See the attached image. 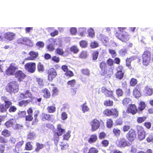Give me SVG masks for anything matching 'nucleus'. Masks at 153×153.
<instances>
[{"instance_id":"obj_1","label":"nucleus","mask_w":153,"mask_h":153,"mask_svg":"<svg viewBox=\"0 0 153 153\" xmlns=\"http://www.w3.org/2000/svg\"><path fill=\"white\" fill-rule=\"evenodd\" d=\"M5 89L6 91L10 94H15L19 91V84L16 81L10 82L6 86Z\"/></svg>"},{"instance_id":"obj_2","label":"nucleus","mask_w":153,"mask_h":153,"mask_svg":"<svg viewBox=\"0 0 153 153\" xmlns=\"http://www.w3.org/2000/svg\"><path fill=\"white\" fill-rule=\"evenodd\" d=\"M101 91L106 97L112 98L114 100L117 99L115 97L114 91L110 88H107L105 86H103L101 88Z\"/></svg>"},{"instance_id":"obj_3","label":"nucleus","mask_w":153,"mask_h":153,"mask_svg":"<svg viewBox=\"0 0 153 153\" xmlns=\"http://www.w3.org/2000/svg\"><path fill=\"white\" fill-rule=\"evenodd\" d=\"M151 53L148 51H145L142 55V63L146 66L149 65L151 61Z\"/></svg>"},{"instance_id":"obj_4","label":"nucleus","mask_w":153,"mask_h":153,"mask_svg":"<svg viewBox=\"0 0 153 153\" xmlns=\"http://www.w3.org/2000/svg\"><path fill=\"white\" fill-rule=\"evenodd\" d=\"M18 67L15 66V64L11 63L5 70V74L8 76L14 75L15 74L16 71Z\"/></svg>"},{"instance_id":"obj_5","label":"nucleus","mask_w":153,"mask_h":153,"mask_svg":"<svg viewBox=\"0 0 153 153\" xmlns=\"http://www.w3.org/2000/svg\"><path fill=\"white\" fill-rule=\"evenodd\" d=\"M25 70L30 73H34L36 69V64L35 62H29L26 63L25 66Z\"/></svg>"},{"instance_id":"obj_6","label":"nucleus","mask_w":153,"mask_h":153,"mask_svg":"<svg viewBox=\"0 0 153 153\" xmlns=\"http://www.w3.org/2000/svg\"><path fill=\"white\" fill-rule=\"evenodd\" d=\"M47 71L48 81H52L57 75L56 71L54 68H51L48 70Z\"/></svg>"},{"instance_id":"obj_7","label":"nucleus","mask_w":153,"mask_h":153,"mask_svg":"<svg viewBox=\"0 0 153 153\" xmlns=\"http://www.w3.org/2000/svg\"><path fill=\"white\" fill-rule=\"evenodd\" d=\"M99 67L101 69L100 74L102 76L106 75L109 71V70L108 69L107 65L105 61H102L100 63Z\"/></svg>"},{"instance_id":"obj_8","label":"nucleus","mask_w":153,"mask_h":153,"mask_svg":"<svg viewBox=\"0 0 153 153\" xmlns=\"http://www.w3.org/2000/svg\"><path fill=\"white\" fill-rule=\"evenodd\" d=\"M117 146L119 147H125L129 146V143L124 138L118 140L116 142Z\"/></svg>"},{"instance_id":"obj_9","label":"nucleus","mask_w":153,"mask_h":153,"mask_svg":"<svg viewBox=\"0 0 153 153\" xmlns=\"http://www.w3.org/2000/svg\"><path fill=\"white\" fill-rule=\"evenodd\" d=\"M137 130L138 139L140 140L144 139L145 137V132L143 130V128L140 125H137Z\"/></svg>"},{"instance_id":"obj_10","label":"nucleus","mask_w":153,"mask_h":153,"mask_svg":"<svg viewBox=\"0 0 153 153\" xmlns=\"http://www.w3.org/2000/svg\"><path fill=\"white\" fill-rule=\"evenodd\" d=\"M14 75L15 77L17 79L19 82L22 81L26 76L21 70H19L16 72Z\"/></svg>"},{"instance_id":"obj_11","label":"nucleus","mask_w":153,"mask_h":153,"mask_svg":"<svg viewBox=\"0 0 153 153\" xmlns=\"http://www.w3.org/2000/svg\"><path fill=\"white\" fill-rule=\"evenodd\" d=\"M19 97L22 99L30 98V100H31L32 101L33 99L32 97V94L29 90H26L24 93H20Z\"/></svg>"},{"instance_id":"obj_12","label":"nucleus","mask_w":153,"mask_h":153,"mask_svg":"<svg viewBox=\"0 0 153 153\" xmlns=\"http://www.w3.org/2000/svg\"><path fill=\"white\" fill-rule=\"evenodd\" d=\"M56 39L52 38L49 39L48 41L49 43L47 46V48L48 51H53L55 49L53 45L56 42Z\"/></svg>"},{"instance_id":"obj_13","label":"nucleus","mask_w":153,"mask_h":153,"mask_svg":"<svg viewBox=\"0 0 153 153\" xmlns=\"http://www.w3.org/2000/svg\"><path fill=\"white\" fill-rule=\"evenodd\" d=\"M4 37L6 40L11 41L15 39L16 34L13 32H8L4 34Z\"/></svg>"},{"instance_id":"obj_14","label":"nucleus","mask_w":153,"mask_h":153,"mask_svg":"<svg viewBox=\"0 0 153 153\" xmlns=\"http://www.w3.org/2000/svg\"><path fill=\"white\" fill-rule=\"evenodd\" d=\"M135 131L133 129H130L126 135L127 138L131 142L133 141L136 137Z\"/></svg>"},{"instance_id":"obj_15","label":"nucleus","mask_w":153,"mask_h":153,"mask_svg":"<svg viewBox=\"0 0 153 153\" xmlns=\"http://www.w3.org/2000/svg\"><path fill=\"white\" fill-rule=\"evenodd\" d=\"M137 111V106L135 104H131L129 105L126 110V112L128 113H131L133 115L136 114Z\"/></svg>"},{"instance_id":"obj_16","label":"nucleus","mask_w":153,"mask_h":153,"mask_svg":"<svg viewBox=\"0 0 153 153\" xmlns=\"http://www.w3.org/2000/svg\"><path fill=\"white\" fill-rule=\"evenodd\" d=\"M140 86L139 85H137L134 88L133 90V95L136 98H139L141 95V93L140 92Z\"/></svg>"},{"instance_id":"obj_17","label":"nucleus","mask_w":153,"mask_h":153,"mask_svg":"<svg viewBox=\"0 0 153 153\" xmlns=\"http://www.w3.org/2000/svg\"><path fill=\"white\" fill-rule=\"evenodd\" d=\"M143 92L145 96H151L153 94V88L151 86L147 85L145 87Z\"/></svg>"},{"instance_id":"obj_18","label":"nucleus","mask_w":153,"mask_h":153,"mask_svg":"<svg viewBox=\"0 0 153 153\" xmlns=\"http://www.w3.org/2000/svg\"><path fill=\"white\" fill-rule=\"evenodd\" d=\"M29 54L30 56L27 57L25 59V60H35L36 58L38 56V52H35L33 51H30L29 53Z\"/></svg>"},{"instance_id":"obj_19","label":"nucleus","mask_w":153,"mask_h":153,"mask_svg":"<svg viewBox=\"0 0 153 153\" xmlns=\"http://www.w3.org/2000/svg\"><path fill=\"white\" fill-rule=\"evenodd\" d=\"M41 116V119L43 121L47 120L53 121L54 119V117L53 115H51L46 114L42 113Z\"/></svg>"},{"instance_id":"obj_20","label":"nucleus","mask_w":153,"mask_h":153,"mask_svg":"<svg viewBox=\"0 0 153 153\" xmlns=\"http://www.w3.org/2000/svg\"><path fill=\"white\" fill-rule=\"evenodd\" d=\"M41 92L43 97L46 99H49L51 96L50 91L47 88H45L42 90Z\"/></svg>"},{"instance_id":"obj_21","label":"nucleus","mask_w":153,"mask_h":153,"mask_svg":"<svg viewBox=\"0 0 153 153\" xmlns=\"http://www.w3.org/2000/svg\"><path fill=\"white\" fill-rule=\"evenodd\" d=\"M51 85L53 86L52 88L51 91V96L52 97H54L57 96L59 93V90L58 88L54 86L53 84H51Z\"/></svg>"},{"instance_id":"obj_22","label":"nucleus","mask_w":153,"mask_h":153,"mask_svg":"<svg viewBox=\"0 0 153 153\" xmlns=\"http://www.w3.org/2000/svg\"><path fill=\"white\" fill-rule=\"evenodd\" d=\"M135 59L134 56H131L129 58H127L126 60V65L130 69L132 68L131 65V62Z\"/></svg>"},{"instance_id":"obj_23","label":"nucleus","mask_w":153,"mask_h":153,"mask_svg":"<svg viewBox=\"0 0 153 153\" xmlns=\"http://www.w3.org/2000/svg\"><path fill=\"white\" fill-rule=\"evenodd\" d=\"M32 102V100L30 99L26 100H23L19 102L18 105L20 107H25Z\"/></svg>"},{"instance_id":"obj_24","label":"nucleus","mask_w":153,"mask_h":153,"mask_svg":"<svg viewBox=\"0 0 153 153\" xmlns=\"http://www.w3.org/2000/svg\"><path fill=\"white\" fill-rule=\"evenodd\" d=\"M97 137L95 134L91 135L90 138L88 139V141L90 144L93 143L97 141Z\"/></svg>"},{"instance_id":"obj_25","label":"nucleus","mask_w":153,"mask_h":153,"mask_svg":"<svg viewBox=\"0 0 153 153\" xmlns=\"http://www.w3.org/2000/svg\"><path fill=\"white\" fill-rule=\"evenodd\" d=\"M124 72L123 70V71H118L115 74L116 77L120 80L122 79L123 77Z\"/></svg>"},{"instance_id":"obj_26","label":"nucleus","mask_w":153,"mask_h":153,"mask_svg":"<svg viewBox=\"0 0 153 153\" xmlns=\"http://www.w3.org/2000/svg\"><path fill=\"white\" fill-rule=\"evenodd\" d=\"M36 147L35 148V151L36 152H38L39 150L45 147V145L43 144L40 143L39 142L36 143Z\"/></svg>"},{"instance_id":"obj_27","label":"nucleus","mask_w":153,"mask_h":153,"mask_svg":"<svg viewBox=\"0 0 153 153\" xmlns=\"http://www.w3.org/2000/svg\"><path fill=\"white\" fill-rule=\"evenodd\" d=\"M111 116H112L114 118H116L118 116V111L115 108H111Z\"/></svg>"},{"instance_id":"obj_28","label":"nucleus","mask_w":153,"mask_h":153,"mask_svg":"<svg viewBox=\"0 0 153 153\" xmlns=\"http://www.w3.org/2000/svg\"><path fill=\"white\" fill-rule=\"evenodd\" d=\"M114 102L112 100L110 99L105 100L103 102L104 105L106 107H111L113 105Z\"/></svg>"},{"instance_id":"obj_29","label":"nucleus","mask_w":153,"mask_h":153,"mask_svg":"<svg viewBox=\"0 0 153 153\" xmlns=\"http://www.w3.org/2000/svg\"><path fill=\"white\" fill-rule=\"evenodd\" d=\"M70 51L73 53L76 54L79 52V49L76 45H74L70 48Z\"/></svg>"},{"instance_id":"obj_30","label":"nucleus","mask_w":153,"mask_h":153,"mask_svg":"<svg viewBox=\"0 0 153 153\" xmlns=\"http://www.w3.org/2000/svg\"><path fill=\"white\" fill-rule=\"evenodd\" d=\"M146 107V105L145 102L143 101H141L138 105V110L142 111Z\"/></svg>"},{"instance_id":"obj_31","label":"nucleus","mask_w":153,"mask_h":153,"mask_svg":"<svg viewBox=\"0 0 153 153\" xmlns=\"http://www.w3.org/2000/svg\"><path fill=\"white\" fill-rule=\"evenodd\" d=\"M92 124H102L104 123L102 120H98L97 118H94L91 121Z\"/></svg>"},{"instance_id":"obj_32","label":"nucleus","mask_w":153,"mask_h":153,"mask_svg":"<svg viewBox=\"0 0 153 153\" xmlns=\"http://www.w3.org/2000/svg\"><path fill=\"white\" fill-rule=\"evenodd\" d=\"M137 82L138 81L136 79L133 78H132L129 82L130 85L132 87H134L136 85Z\"/></svg>"},{"instance_id":"obj_33","label":"nucleus","mask_w":153,"mask_h":153,"mask_svg":"<svg viewBox=\"0 0 153 153\" xmlns=\"http://www.w3.org/2000/svg\"><path fill=\"white\" fill-rule=\"evenodd\" d=\"M131 101L130 98H125L122 100V104L124 106H126Z\"/></svg>"},{"instance_id":"obj_34","label":"nucleus","mask_w":153,"mask_h":153,"mask_svg":"<svg viewBox=\"0 0 153 153\" xmlns=\"http://www.w3.org/2000/svg\"><path fill=\"white\" fill-rule=\"evenodd\" d=\"M65 131V130L62 128H61L60 126H58L57 128V131L56 132H55L57 133L60 136H61L63 133Z\"/></svg>"},{"instance_id":"obj_35","label":"nucleus","mask_w":153,"mask_h":153,"mask_svg":"<svg viewBox=\"0 0 153 153\" xmlns=\"http://www.w3.org/2000/svg\"><path fill=\"white\" fill-rule=\"evenodd\" d=\"M86 104V102H85L81 105L82 111L84 113L88 111L89 110V108Z\"/></svg>"},{"instance_id":"obj_36","label":"nucleus","mask_w":153,"mask_h":153,"mask_svg":"<svg viewBox=\"0 0 153 153\" xmlns=\"http://www.w3.org/2000/svg\"><path fill=\"white\" fill-rule=\"evenodd\" d=\"M116 94L117 97H119L123 96V91L122 89L118 88L116 90Z\"/></svg>"},{"instance_id":"obj_37","label":"nucleus","mask_w":153,"mask_h":153,"mask_svg":"<svg viewBox=\"0 0 153 153\" xmlns=\"http://www.w3.org/2000/svg\"><path fill=\"white\" fill-rule=\"evenodd\" d=\"M37 68L39 72H42L44 71V66L40 62H39L38 64Z\"/></svg>"},{"instance_id":"obj_38","label":"nucleus","mask_w":153,"mask_h":153,"mask_svg":"<svg viewBox=\"0 0 153 153\" xmlns=\"http://www.w3.org/2000/svg\"><path fill=\"white\" fill-rule=\"evenodd\" d=\"M99 52L97 51H94L92 54V59L94 60H95L97 59L98 58Z\"/></svg>"},{"instance_id":"obj_39","label":"nucleus","mask_w":153,"mask_h":153,"mask_svg":"<svg viewBox=\"0 0 153 153\" xmlns=\"http://www.w3.org/2000/svg\"><path fill=\"white\" fill-rule=\"evenodd\" d=\"M64 51L62 48H57L55 50V53L57 54L62 56L64 53Z\"/></svg>"},{"instance_id":"obj_40","label":"nucleus","mask_w":153,"mask_h":153,"mask_svg":"<svg viewBox=\"0 0 153 153\" xmlns=\"http://www.w3.org/2000/svg\"><path fill=\"white\" fill-rule=\"evenodd\" d=\"M146 118L147 117L146 116L139 117L137 118V121L138 123L140 124L144 122Z\"/></svg>"},{"instance_id":"obj_41","label":"nucleus","mask_w":153,"mask_h":153,"mask_svg":"<svg viewBox=\"0 0 153 153\" xmlns=\"http://www.w3.org/2000/svg\"><path fill=\"white\" fill-rule=\"evenodd\" d=\"M56 108L53 106H49L47 108V110L49 113H54L56 111Z\"/></svg>"},{"instance_id":"obj_42","label":"nucleus","mask_w":153,"mask_h":153,"mask_svg":"<svg viewBox=\"0 0 153 153\" xmlns=\"http://www.w3.org/2000/svg\"><path fill=\"white\" fill-rule=\"evenodd\" d=\"M99 151L98 149L94 147H91L88 150V151L86 153H98Z\"/></svg>"},{"instance_id":"obj_43","label":"nucleus","mask_w":153,"mask_h":153,"mask_svg":"<svg viewBox=\"0 0 153 153\" xmlns=\"http://www.w3.org/2000/svg\"><path fill=\"white\" fill-rule=\"evenodd\" d=\"M123 31H120L118 32H117L116 35V37L120 40H124V38H122V36L123 35Z\"/></svg>"},{"instance_id":"obj_44","label":"nucleus","mask_w":153,"mask_h":153,"mask_svg":"<svg viewBox=\"0 0 153 153\" xmlns=\"http://www.w3.org/2000/svg\"><path fill=\"white\" fill-rule=\"evenodd\" d=\"M82 74L87 76L90 75V71L88 69H82L81 70Z\"/></svg>"},{"instance_id":"obj_45","label":"nucleus","mask_w":153,"mask_h":153,"mask_svg":"<svg viewBox=\"0 0 153 153\" xmlns=\"http://www.w3.org/2000/svg\"><path fill=\"white\" fill-rule=\"evenodd\" d=\"M76 83V80L74 79H72L68 81L67 84L68 85L72 87H74Z\"/></svg>"},{"instance_id":"obj_46","label":"nucleus","mask_w":153,"mask_h":153,"mask_svg":"<svg viewBox=\"0 0 153 153\" xmlns=\"http://www.w3.org/2000/svg\"><path fill=\"white\" fill-rule=\"evenodd\" d=\"M25 149L27 150H31L33 149V146L31 145L30 142H28L26 143Z\"/></svg>"},{"instance_id":"obj_47","label":"nucleus","mask_w":153,"mask_h":153,"mask_svg":"<svg viewBox=\"0 0 153 153\" xmlns=\"http://www.w3.org/2000/svg\"><path fill=\"white\" fill-rule=\"evenodd\" d=\"M1 134L5 137H9L10 135V132L6 129H4L2 132Z\"/></svg>"},{"instance_id":"obj_48","label":"nucleus","mask_w":153,"mask_h":153,"mask_svg":"<svg viewBox=\"0 0 153 153\" xmlns=\"http://www.w3.org/2000/svg\"><path fill=\"white\" fill-rule=\"evenodd\" d=\"M17 42L19 44H25L27 42V40L24 38H20L18 39Z\"/></svg>"},{"instance_id":"obj_49","label":"nucleus","mask_w":153,"mask_h":153,"mask_svg":"<svg viewBox=\"0 0 153 153\" xmlns=\"http://www.w3.org/2000/svg\"><path fill=\"white\" fill-rule=\"evenodd\" d=\"M51 60L55 63H58L60 61V58L59 57L54 56L51 57Z\"/></svg>"},{"instance_id":"obj_50","label":"nucleus","mask_w":153,"mask_h":153,"mask_svg":"<svg viewBox=\"0 0 153 153\" xmlns=\"http://www.w3.org/2000/svg\"><path fill=\"white\" fill-rule=\"evenodd\" d=\"M88 43L85 40H82L79 42V45L82 48H85L87 47Z\"/></svg>"},{"instance_id":"obj_51","label":"nucleus","mask_w":153,"mask_h":153,"mask_svg":"<svg viewBox=\"0 0 153 153\" xmlns=\"http://www.w3.org/2000/svg\"><path fill=\"white\" fill-rule=\"evenodd\" d=\"M59 135L56 132H55L53 134V140L54 141L55 143H57L58 142V140H59Z\"/></svg>"},{"instance_id":"obj_52","label":"nucleus","mask_w":153,"mask_h":153,"mask_svg":"<svg viewBox=\"0 0 153 153\" xmlns=\"http://www.w3.org/2000/svg\"><path fill=\"white\" fill-rule=\"evenodd\" d=\"M12 102L10 101H8L4 103V105L6 109H7L10 107L12 105Z\"/></svg>"},{"instance_id":"obj_53","label":"nucleus","mask_w":153,"mask_h":153,"mask_svg":"<svg viewBox=\"0 0 153 153\" xmlns=\"http://www.w3.org/2000/svg\"><path fill=\"white\" fill-rule=\"evenodd\" d=\"M103 114L106 116H111V109L107 108L103 111Z\"/></svg>"},{"instance_id":"obj_54","label":"nucleus","mask_w":153,"mask_h":153,"mask_svg":"<svg viewBox=\"0 0 153 153\" xmlns=\"http://www.w3.org/2000/svg\"><path fill=\"white\" fill-rule=\"evenodd\" d=\"M7 111L4 104H0V113H3Z\"/></svg>"},{"instance_id":"obj_55","label":"nucleus","mask_w":153,"mask_h":153,"mask_svg":"<svg viewBox=\"0 0 153 153\" xmlns=\"http://www.w3.org/2000/svg\"><path fill=\"white\" fill-rule=\"evenodd\" d=\"M70 133L71 131H68L65 134H64L63 136V139L68 140L70 137Z\"/></svg>"},{"instance_id":"obj_56","label":"nucleus","mask_w":153,"mask_h":153,"mask_svg":"<svg viewBox=\"0 0 153 153\" xmlns=\"http://www.w3.org/2000/svg\"><path fill=\"white\" fill-rule=\"evenodd\" d=\"M16 123V120L15 119H11L7 121L4 124H14Z\"/></svg>"},{"instance_id":"obj_57","label":"nucleus","mask_w":153,"mask_h":153,"mask_svg":"<svg viewBox=\"0 0 153 153\" xmlns=\"http://www.w3.org/2000/svg\"><path fill=\"white\" fill-rule=\"evenodd\" d=\"M146 140L148 143L151 142L153 143V134H151L146 138Z\"/></svg>"},{"instance_id":"obj_58","label":"nucleus","mask_w":153,"mask_h":153,"mask_svg":"<svg viewBox=\"0 0 153 153\" xmlns=\"http://www.w3.org/2000/svg\"><path fill=\"white\" fill-rule=\"evenodd\" d=\"M108 52L111 55L112 57L113 58L115 57L117 55L115 51L112 49H109Z\"/></svg>"},{"instance_id":"obj_59","label":"nucleus","mask_w":153,"mask_h":153,"mask_svg":"<svg viewBox=\"0 0 153 153\" xmlns=\"http://www.w3.org/2000/svg\"><path fill=\"white\" fill-rule=\"evenodd\" d=\"M65 74L66 76H68L69 77H71L74 76V74L73 72L69 70L67 72H65Z\"/></svg>"},{"instance_id":"obj_60","label":"nucleus","mask_w":153,"mask_h":153,"mask_svg":"<svg viewBox=\"0 0 153 153\" xmlns=\"http://www.w3.org/2000/svg\"><path fill=\"white\" fill-rule=\"evenodd\" d=\"M87 56L86 52L85 51H81L79 55V58L82 59L85 58Z\"/></svg>"},{"instance_id":"obj_61","label":"nucleus","mask_w":153,"mask_h":153,"mask_svg":"<svg viewBox=\"0 0 153 153\" xmlns=\"http://www.w3.org/2000/svg\"><path fill=\"white\" fill-rule=\"evenodd\" d=\"M102 146L104 147H107L109 145V141L106 140H103L101 142Z\"/></svg>"},{"instance_id":"obj_62","label":"nucleus","mask_w":153,"mask_h":153,"mask_svg":"<svg viewBox=\"0 0 153 153\" xmlns=\"http://www.w3.org/2000/svg\"><path fill=\"white\" fill-rule=\"evenodd\" d=\"M88 35L90 36L93 37L94 36L95 33L93 29L91 28L89 29L88 30Z\"/></svg>"},{"instance_id":"obj_63","label":"nucleus","mask_w":153,"mask_h":153,"mask_svg":"<svg viewBox=\"0 0 153 153\" xmlns=\"http://www.w3.org/2000/svg\"><path fill=\"white\" fill-rule=\"evenodd\" d=\"M36 45L39 48H42L44 46V43L43 42L38 41L36 44Z\"/></svg>"},{"instance_id":"obj_64","label":"nucleus","mask_w":153,"mask_h":153,"mask_svg":"<svg viewBox=\"0 0 153 153\" xmlns=\"http://www.w3.org/2000/svg\"><path fill=\"white\" fill-rule=\"evenodd\" d=\"M33 119V117L31 115L28 114V115L25 116V119L26 121H31Z\"/></svg>"}]
</instances>
